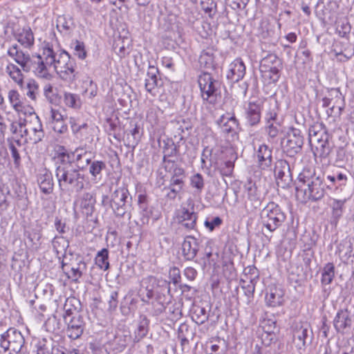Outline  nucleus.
Returning a JSON list of instances; mask_svg holds the SVG:
<instances>
[{"instance_id":"obj_1","label":"nucleus","mask_w":354,"mask_h":354,"mask_svg":"<svg viewBox=\"0 0 354 354\" xmlns=\"http://www.w3.org/2000/svg\"><path fill=\"white\" fill-rule=\"evenodd\" d=\"M7 53L24 72L32 71L39 78L49 79L50 69L53 68L64 81L72 82L75 79V60L65 50H55L49 43L44 45L41 54L30 55L20 49L17 44L9 47Z\"/></svg>"},{"instance_id":"obj_2","label":"nucleus","mask_w":354,"mask_h":354,"mask_svg":"<svg viewBox=\"0 0 354 354\" xmlns=\"http://www.w3.org/2000/svg\"><path fill=\"white\" fill-rule=\"evenodd\" d=\"M325 194L324 179L315 174V169H304L297 177L296 197L299 201L306 203L309 201L322 199Z\"/></svg>"},{"instance_id":"obj_3","label":"nucleus","mask_w":354,"mask_h":354,"mask_svg":"<svg viewBox=\"0 0 354 354\" xmlns=\"http://www.w3.org/2000/svg\"><path fill=\"white\" fill-rule=\"evenodd\" d=\"M63 161L68 156L62 154ZM55 176L59 187L65 192H80L84 188V174L71 162H62L57 167Z\"/></svg>"},{"instance_id":"obj_4","label":"nucleus","mask_w":354,"mask_h":354,"mask_svg":"<svg viewBox=\"0 0 354 354\" xmlns=\"http://www.w3.org/2000/svg\"><path fill=\"white\" fill-rule=\"evenodd\" d=\"M260 218L263 226L273 232L285 221L286 215L277 204L269 203L261 210Z\"/></svg>"},{"instance_id":"obj_5","label":"nucleus","mask_w":354,"mask_h":354,"mask_svg":"<svg viewBox=\"0 0 354 354\" xmlns=\"http://www.w3.org/2000/svg\"><path fill=\"white\" fill-rule=\"evenodd\" d=\"M322 102L323 107H329L326 110L329 117H339L345 106L344 97L339 88L330 89Z\"/></svg>"},{"instance_id":"obj_6","label":"nucleus","mask_w":354,"mask_h":354,"mask_svg":"<svg viewBox=\"0 0 354 354\" xmlns=\"http://www.w3.org/2000/svg\"><path fill=\"white\" fill-rule=\"evenodd\" d=\"M24 344V338L21 332L14 328H10L1 335L0 347L10 354H17Z\"/></svg>"},{"instance_id":"obj_7","label":"nucleus","mask_w":354,"mask_h":354,"mask_svg":"<svg viewBox=\"0 0 354 354\" xmlns=\"http://www.w3.org/2000/svg\"><path fill=\"white\" fill-rule=\"evenodd\" d=\"M67 304H65V315L64 319L67 324L68 336L73 339L79 338L84 329V322L82 316L75 309L66 308Z\"/></svg>"},{"instance_id":"obj_8","label":"nucleus","mask_w":354,"mask_h":354,"mask_svg":"<svg viewBox=\"0 0 354 354\" xmlns=\"http://www.w3.org/2000/svg\"><path fill=\"white\" fill-rule=\"evenodd\" d=\"M28 120L26 124L24 142L27 143L36 144L40 142L44 136V131L42 129V124L37 115L33 113H28Z\"/></svg>"},{"instance_id":"obj_9","label":"nucleus","mask_w":354,"mask_h":354,"mask_svg":"<svg viewBox=\"0 0 354 354\" xmlns=\"http://www.w3.org/2000/svg\"><path fill=\"white\" fill-rule=\"evenodd\" d=\"M198 82L203 100L213 102L215 93L219 87V82L213 79L208 73L200 75Z\"/></svg>"},{"instance_id":"obj_10","label":"nucleus","mask_w":354,"mask_h":354,"mask_svg":"<svg viewBox=\"0 0 354 354\" xmlns=\"http://www.w3.org/2000/svg\"><path fill=\"white\" fill-rule=\"evenodd\" d=\"M129 194V191L124 186L119 187L111 194V206L117 216H123L126 213V200Z\"/></svg>"},{"instance_id":"obj_11","label":"nucleus","mask_w":354,"mask_h":354,"mask_svg":"<svg viewBox=\"0 0 354 354\" xmlns=\"http://www.w3.org/2000/svg\"><path fill=\"white\" fill-rule=\"evenodd\" d=\"M274 171L277 185L282 188L287 187L291 182V176L288 162L284 160H277L275 163Z\"/></svg>"},{"instance_id":"obj_12","label":"nucleus","mask_w":354,"mask_h":354,"mask_svg":"<svg viewBox=\"0 0 354 354\" xmlns=\"http://www.w3.org/2000/svg\"><path fill=\"white\" fill-rule=\"evenodd\" d=\"M176 218L181 228L188 231L195 229L197 214L194 212L193 208L189 209L185 207H181L177 211Z\"/></svg>"},{"instance_id":"obj_13","label":"nucleus","mask_w":354,"mask_h":354,"mask_svg":"<svg viewBox=\"0 0 354 354\" xmlns=\"http://www.w3.org/2000/svg\"><path fill=\"white\" fill-rule=\"evenodd\" d=\"M333 325L337 332L342 334L348 333L352 325L351 312L346 308L339 310L334 318Z\"/></svg>"},{"instance_id":"obj_14","label":"nucleus","mask_w":354,"mask_h":354,"mask_svg":"<svg viewBox=\"0 0 354 354\" xmlns=\"http://www.w3.org/2000/svg\"><path fill=\"white\" fill-rule=\"evenodd\" d=\"M304 145L303 136L299 129L292 128L288 133V139L285 145L286 151L290 155L294 156L297 153Z\"/></svg>"},{"instance_id":"obj_15","label":"nucleus","mask_w":354,"mask_h":354,"mask_svg":"<svg viewBox=\"0 0 354 354\" xmlns=\"http://www.w3.org/2000/svg\"><path fill=\"white\" fill-rule=\"evenodd\" d=\"M159 71L158 68L149 65L145 79V88L147 92L153 95H156L158 92V88L162 85V80L158 77Z\"/></svg>"},{"instance_id":"obj_16","label":"nucleus","mask_w":354,"mask_h":354,"mask_svg":"<svg viewBox=\"0 0 354 354\" xmlns=\"http://www.w3.org/2000/svg\"><path fill=\"white\" fill-rule=\"evenodd\" d=\"M8 98L11 106L19 115L23 114L26 115L28 113H34L32 107L24 105L21 95L16 89H11L8 91Z\"/></svg>"},{"instance_id":"obj_17","label":"nucleus","mask_w":354,"mask_h":354,"mask_svg":"<svg viewBox=\"0 0 354 354\" xmlns=\"http://www.w3.org/2000/svg\"><path fill=\"white\" fill-rule=\"evenodd\" d=\"M246 67L241 58L235 59L228 66L227 78L232 82H238L245 75Z\"/></svg>"},{"instance_id":"obj_18","label":"nucleus","mask_w":354,"mask_h":354,"mask_svg":"<svg viewBox=\"0 0 354 354\" xmlns=\"http://www.w3.org/2000/svg\"><path fill=\"white\" fill-rule=\"evenodd\" d=\"M258 167L261 169H266L272 165V150L266 145H261L254 156Z\"/></svg>"},{"instance_id":"obj_19","label":"nucleus","mask_w":354,"mask_h":354,"mask_svg":"<svg viewBox=\"0 0 354 354\" xmlns=\"http://www.w3.org/2000/svg\"><path fill=\"white\" fill-rule=\"evenodd\" d=\"M284 301V291L282 288L276 286L269 287L266 295V302L271 307L279 306Z\"/></svg>"},{"instance_id":"obj_20","label":"nucleus","mask_w":354,"mask_h":354,"mask_svg":"<svg viewBox=\"0 0 354 354\" xmlns=\"http://www.w3.org/2000/svg\"><path fill=\"white\" fill-rule=\"evenodd\" d=\"M22 71L24 70L22 68L21 69L16 64L8 62L5 67L4 73L14 83L21 88H23L24 75L23 74Z\"/></svg>"},{"instance_id":"obj_21","label":"nucleus","mask_w":354,"mask_h":354,"mask_svg":"<svg viewBox=\"0 0 354 354\" xmlns=\"http://www.w3.org/2000/svg\"><path fill=\"white\" fill-rule=\"evenodd\" d=\"M244 189L247 198L252 203V204L255 207L260 205L262 200L263 199V196L257 185L250 180L245 183Z\"/></svg>"},{"instance_id":"obj_22","label":"nucleus","mask_w":354,"mask_h":354,"mask_svg":"<svg viewBox=\"0 0 354 354\" xmlns=\"http://www.w3.org/2000/svg\"><path fill=\"white\" fill-rule=\"evenodd\" d=\"M183 254L187 260H192L198 250V242L193 236H187L182 245Z\"/></svg>"},{"instance_id":"obj_23","label":"nucleus","mask_w":354,"mask_h":354,"mask_svg":"<svg viewBox=\"0 0 354 354\" xmlns=\"http://www.w3.org/2000/svg\"><path fill=\"white\" fill-rule=\"evenodd\" d=\"M308 335V326L307 324L297 325L293 330V342L298 350H304L306 339Z\"/></svg>"},{"instance_id":"obj_24","label":"nucleus","mask_w":354,"mask_h":354,"mask_svg":"<svg viewBox=\"0 0 354 354\" xmlns=\"http://www.w3.org/2000/svg\"><path fill=\"white\" fill-rule=\"evenodd\" d=\"M15 38L24 48L30 49L34 46V34L29 27L19 29L15 34Z\"/></svg>"},{"instance_id":"obj_25","label":"nucleus","mask_w":354,"mask_h":354,"mask_svg":"<svg viewBox=\"0 0 354 354\" xmlns=\"http://www.w3.org/2000/svg\"><path fill=\"white\" fill-rule=\"evenodd\" d=\"M261 105L256 102H250L245 109V118L250 126H255L261 120Z\"/></svg>"},{"instance_id":"obj_26","label":"nucleus","mask_w":354,"mask_h":354,"mask_svg":"<svg viewBox=\"0 0 354 354\" xmlns=\"http://www.w3.org/2000/svg\"><path fill=\"white\" fill-rule=\"evenodd\" d=\"M217 122L222 131L225 133L235 132L239 126V122L234 115H223Z\"/></svg>"},{"instance_id":"obj_27","label":"nucleus","mask_w":354,"mask_h":354,"mask_svg":"<svg viewBox=\"0 0 354 354\" xmlns=\"http://www.w3.org/2000/svg\"><path fill=\"white\" fill-rule=\"evenodd\" d=\"M75 28L73 19L71 16H59L57 20V28L64 35L71 34Z\"/></svg>"},{"instance_id":"obj_28","label":"nucleus","mask_w":354,"mask_h":354,"mask_svg":"<svg viewBox=\"0 0 354 354\" xmlns=\"http://www.w3.org/2000/svg\"><path fill=\"white\" fill-rule=\"evenodd\" d=\"M96 203L94 194L85 192L80 198V207L86 215H91Z\"/></svg>"},{"instance_id":"obj_29","label":"nucleus","mask_w":354,"mask_h":354,"mask_svg":"<svg viewBox=\"0 0 354 354\" xmlns=\"http://www.w3.org/2000/svg\"><path fill=\"white\" fill-rule=\"evenodd\" d=\"M281 68L260 69L263 84L266 86L275 84L280 77Z\"/></svg>"},{"instance_id":"obj_30","label":"nucleus","mask_w":354,"mask_h":354,"mask_svg":"<svg viewBox=\"0 0 354 354\" xmlns=\"http://www.w3.org/2000/svg\"><path fill=\"white\" fill-rule=\"evenodd\" d=\"M87 164H90L89 174L92 176V180L97 183L102 179V171L106 167V165L101 160H94L91 162L89 158L86 159Z\"/></svg>"},{"instance_id":"obj_31","label":"nucleus","mask_w":354,"mask_h":354,"mask_svg":"<svg viewBox=\"0 0 354 354\" xmlns=\"http://www.w3.org/2000/svg\"><path fill=\"white\" fill-rule=\"evenodd\" d=\"M281 59L273 53L268 54L264 57L260 63V69H270L274 67V68H281Z\"/></svg>"},{"instance_id":"obj_32","label":"nucleus","mask_w":354,"mask_h":354,"mask_svg":"<svg viewBox=\"0 0 354 354\" xmlns=\"http://www.w3.org/2000/svg\"><path fill=\"white\" fill-rule=\"evenodd\" d=\"M321 283L322 286L329 285L332 283L335 274V268L333 263L325 264L321 271Z\"/></svg>"},{"instance_id":"obj_33","label":"nucleus","mask_w":354,"mask_h":354,"mask_svg":"<svg viewBox=\"0 0 354 354\" xmlns=\"http://www.w3.org/2000/svg\"><path fill=\"white\" fill-rule=\"evenodd\" d=\"M28 118H19L18 120L13 121L10 124V131L12 133L17 137H20L24 140L26 129V124L28 122Z\"/></svg>"},{"instance_id":"obj_34","label":"nucleus","mask_w":354,"mask_h":354,"mask_svg":"<svg viewBox=\"0 0 354 354\" xmlns=\"http://www.w3.org/2000/svg\"><path fill=\"white\" fill-rule=\"evenodd\" d=\"M250 271H252V274H256L254 277L253 278H250L249 281L241 279V288L244 290L245 295L249 299L253 297L255 290L256 279L258 278L255 268H250Z\"/></svg>"},{"instance_id":"obj_35","label":"nucleus","mask_w":354,"mask_h":354,"mask_svg":"<svg viewBox=\"0 0 354 354\" xmlns=\"http://www.w3.org/2000/svg\"><path fill=\"white\" fill-rule=\"evenodd\" d=\"M109 252L106 248L98 251L95 258L96 266L101 270H107L109 268Z\"/></svg>"},{"instance_id":"obj_36","label":"nucleus","mask_w":354,"mask_h":354,"mask_svg":"<svg viewBox=\"0 0 354 354\" xmlns=\"http://www.w3.org/2000/svg\"><path fill=\"white\" fill-rule=\"evenodd\" d=\"M315 147L314 155L316 158L326 159L330 153V146L328 140H322L318 145H313Z\"/></svg>"},{"instance_id":"obj_37","label":"nucleus","mask_w":354,"mask_h":354,"mask_svg":"<svg viewBox=\"0 0 354 354\" xmlns=\"http://www.w3.org/2000/svg\"><path fill=\"white\" fill-rule=\"evenodd\" d=\"M39 185L41 191L46 194H50L53 190V180L50 174L46 173L40 176Z\"/></svg>"},{"instance_id":"obj_38","label":"nucleus","mask_w":354,"mask_h":354,"mask_svg":"<svg viewBox=\"0 0 354 354\" xmlns=\"http://www.w3.org/2000/svg\"><path fill=\"white\" fill-rule=\"evenodd\" d=\"M26 96L32 101H36L39 94L38 83L34 79H29L25 86Z\"/></svg>"},{"instance_id":"obj_39","label":"nucleus","mask_w":354,"mask_h":354,"mask_svg":"<svg viewBox=\"0 0 354 354\" xmlns=\"http://www.w3.org/2000/svg\"><path fill=\"white\" fill-rule=\"evenodd\" d=\"M63 101L66 106L73 108L78 109L81 106V100L78 95L69 92H64Z\"/></svg>"},{"instance_id":"obj_40","label":"nucleus","mask_w":354,"mask_h":354,"mask_svg":"<svg viewBox=\"0 0 354 354\" xmlns=\"http://www.w3.org/2000/svg\"><path fill=\"white\" fill-rule=\"evenodd\" d=\"M231 157L229 160L225 161L220 169L223 176H230L232 174L234 162L237 159V154L231 151Z\"/></svg>"},{"instance_id":"obj_41","label":"nucleus","mask_w":354,"mask_h":354,"mask_svg":"<svg viewBox=\"0 0 354 354\" xmlns=\"http://www.w3.org/2000/svg\"><path fill=\"white\" fill-rule=\"evenodd\" d=\"M86 269V263L80 261L76 266H73L71 268L70 271L67 272L68 277L72 279L74 281H77L80 279L83 272H84Z\"/></svg>"},{"instance_id":"obj_42","label":"nucleus","mask_w":354,"mask_h":354,"mask_svg":"<svg viewBox=\"0 0 354 354\" xmlns=\"http://www.w3.org/2000/svg\"><path fill=\"white\" fill-rule=\"evenodd\" d=\"M198 62L201 66L210 68L213 67L214 62V57L212 50H203L198 59Z\"/></svg>"},{"instance_id":"obj_43","label":"nucleus","mask_w":354,"mask_h":354,"mask_svg":"<svg viewBox=\"0 0 354 354\" xmlns=\"http://www.w3.org/2000/svg\"><path fill=\"white\" fill-rule=\"evenodd\" d=\"M346 200L333 199L330 204L332 208V216L335 220H338L343 214Z\"/></svg>"},{"instance_id":"obj_44","label":"nucleus","mask_w":354,"mask_h":354,"mask_svg":"<svg viewBox=\"0 0 354 354\" xmlns=\"http://www.w3.org/2000/svg\"><path fill=\"white\" fill-rule=\"evenodd\" d=\"M260 30L263 38L272 37L274 34V24L268 19H263L260 24Z\"/></svg>"},{"instance_id":"obj_45","label":"nucleus","mask_w":354,"mask_h":354,"mask_svg":"<svg viewBox=\"0 0 354 354\" xmlns=\"http://www.w3.org/2000/svg\"><path fill=\"white\" fill-rule=\"evenodd\" d=\"M71 48L73 49V53L80 59H84L87 53L85 48V44L83 41L75 40L72 42Z\"/></svg>"},{"instance_id":"obj_46","label":"nucleus","mask_w":354,"mask_h":354,"mask_svg":"<svg viewBox=\"0 0 354 354\" xmlns=\"http://www.w3.org/2000/svg\"><path fill=\"white\" fill-rule=\"evenodd\" d=\"M148 331V321L146 318H142L138 322L137 328L135 330L136 337L140 339L144 337Z\"/></svg>"},{"instance_id":"obj_47","label":"nucleus","mask_w":354,"mask_h":354,"mask_svg":"<svg viewBox=\"0 0 354 354\" xmlns=\"http://www.w3.org/2000/svg\"><path fill=\"white\" fill-rule=\"evenodd\" d=\"M201 4L203 10L209 16L214 13L216 3L213 0H202Z\"/></svg>"},{"instance_id":"obj_48","label":"nucleus","mask_w":354,"mask_h":354,"mask_svg":"<svg viewBox=\"0 0 354 354\" xmlns=\"http://www.w3.org/2000/svg\"><path fill=\"white\" fill-rule=\"evenodd\" d=\"M191 185L193 187L197 189L198 192H201L204 187V180L202 175L196 174L191 178Z\"/></svg>"},{"instance_id":"obj_49","label":"nucleus","mask_w":354,"mask_h":354,"mask_svg":"<svg viewBox=\"0 0 354 354\" xmlns=\"http://www.w3.org/2000/svg\"><path fill=\"white\" fill-rule=\"evenodd\" d=\"M71 126L73 133L77 138L79 135L82 136L84 132V130H86V123L79 124L77 123L74 120H71Z\"/></svg>"},{"instance_id":"obj_50","label":"nucleus","mask_w":354,"mask_h":354,"mask_svg":"<svg viewBox=\"0 0 354 354\" xmlns=\"http://www.w3.org/2000/svg\"><path fill=\"white\" fill-rule=\"evenodd\" d=\"M319 131H324L319 124L313 125L309 128L308 136L310 143H314L318 141L317 137Z\"/></svg>"},{"instance_id":"obj_51","label":"nucleus","mask_w":354,"mask_h":354,"mask_svg":"<svg viewBox=\"0 0 354 354\" xmlns=\"http://www.w3.org/2000/svg\"><path fill=\"white\" fill-rule=\"evenodd\" d=\"M348 161V156L346 151L344 148H339L337 150V156L335 163L338 166H342V164Z\"/></svg>"},{"instance_id":"obj_52","label":"nucleus","mask_w":354,"mask_h":354,"mask_svg":"<svg viewBox=\"0 0 354 354\" xmlns=\"http://www.w3.org/2000/svg\"><path fill=\"white\" fill-rule=\"evenodd\" d=\"M50 123V124H54L55 122H59L62 120H64V115L59 112V110L51 109L50 111L49 116Z\"/></svg>"},{"instance_id":"obj_53","label":"nucleus","mask_w":354,"mask_h":354,"mask_svg":"<svg viewBox=\"0 0 354 354\" xmlns=\"http://www.w3.org/2000/svg\"><path fill=\"white\" fill-rule=\"evenodd\" d=\"M9 194L8 187L4 184H0V207L6 205L7 196Z\"/></svg>"},{"instance_id":"obj_54","label":"nucleus","mask_w":354,"mask_h":354,"mask_svg":"<svg viewBox=\"0 0 354 354\" xmlns=\"http://www.w3.org/2000/svg\"><path fill=\"white\" fill-rule=\"evenodd\" d=\"M93 132L94 129L88 126L86 124V130H84V132L83 134H82V136L80 134L77 138L86 142H91L93 140Z\"/></svg>"},{"instance_id":"obj_55","label":"nucleus","mask_w":354,"mask_h":354,"mask_svg":"<svg viewBox=\"0 0 354 354\" xmlns=\"http://www.w3.org/2000/svg\"><path fill=\"white\" fill-rule=\"evenodd\" d=\"M118 293L115 291L111 292L109 300V308L108 310L110 312L115 310L118 307Z\"/></svg>"},{"instance_id":"obj_56","label":"nucleus","mask_w":354,"mask_h":354,"mask_svg":"<svg viewBox=\"0 0 354 354\" xmlns=\"http://www.w3.org/2000/svg\"><path fill=\"white\" fill-rule=\"evenodd\" d=\"M129 339V335L120 333L115 336L114 342L118 345V348L122 349L126 346Z\"/></svg>"},{"instance_id":"obj_57","label":"nucleus","mask_w":354,"mask_h":354,"mask_svg":"<svg viewBox=\"0 0 354 354\" xmlns=\"http://www.w3.org/2000/svg\"><path fill=\"white\" fill-rule=\"evenodd\" d=\"M9 149L10 151L11 156L14 160L15 165L19 166L21 162V157L19 151L14 144L11 143L9 145Z\"/></svg>"},{"instance_id":"obj_58","label":"nucleus","mask_w":354,"mask_h":354,"mask_svg":"<svg viewBox=\"0 0 354 354\" xmlns=\"http://www.w3.org/2000/svg\"><path fill=\"white\" fill-rule=\"evenodd\" d=\"M221 223H222V220L218 216L214 217L210 221H205V225L210 231H212L216 227L219 226Z\"/></svg>"},{"instance_id":"obj_59","label":"nucleus","mask_w":354,"mask_h":354,"mask_svg":"<svg viewBox=\"0 0 354 354\" xmlns=\"http://www.w3.org/2000/svg\"><path fill=\"white\" fill-rule=\"evenodd\" d=\"M50 125L52 129L57 133H63L67 131V126L65 124V120H62L59 122H55Z\"/></svg>"},{"instance_id":"obj_60","label":"nucleus","mask_w":354,"mask_h":354,"mask_svg":"<svg viewBox=\"0 0 354 354\" xmlns=\"http://www.w3.org/2000/svg\"><path fill=\"white\" fill-rule=\"evenodd\" d=\"M44 95L50 101L53 100L55 95L53 86L48 83L44 86Z\"/></svg>"},{"instance_id":"obj_61","label":"nucleus","mask_w":354,"mask_h":354,"mask_svg":"<svg viewBox=\"0 0 354 354\" xmlns=\"http://www.w3.org/2000/svg\"><path fill=\"white\" fill-rule=\"evenodd\" d=\"M184 275L189 281H193L197 275V272L194 268L187 267L184 270Z\"/></svg>"},{"instance_id":"obj_62","label":"nucleus","mask_w":354,"mask_h":354,"mask_svg":"<svg viewBox=\"0 0 354 354\" xmlns=\"http://www.w3.org/2000/svg\"><path fill=\"white\" fill-rule=\"evenodd\" d=\"M249 0H235L231 5L234 10H243L248 5Z\"/></svg>"},{"instance_id":"obj_63","label":"nucleus","mask_w":354,"mask_h":354,"mask_svg":"<svg viewBox=\"0 0 354 354\" xmlns=\"http://www.w3.org/2000/svg\"><path fill=\"white\" fill-rule=\"evenodd\" d=\"M131 135L132 136V143L137 145L138 142L140 140L141 134L140 133L139 128L137 125L135 126V127L131 130Z\"/></svg>"},{"instance_id":"obj_64","label":"nucleus","mask_w":354,"mask_h":354,"mask_svg":"<svg viewBox=\"0 0 354 354\" xmlns=\"http://www.w3.org/2000/svg\"><path fill=\"white\" fill-rule=\"evenodd\" d=\"M279 129L277 125H274L273 123L268 124V134L272 138H274L278 136Z\"/></svg>"}]
</instances>
